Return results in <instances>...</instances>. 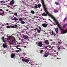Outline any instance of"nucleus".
Wrapping results in <instances>:
<instances>
[{
    "instance_id": "obj_57",
    "label": "nucleus",
    "mask_w": 67,
    "mask_h": 67,
    "mask_svg": "<svg viewBox=\"0 0 67 67\" xmlns=\"http://www.w3.org/2000/svg\"><path fill=\"white\" fill-rule=\"evenodd\" d=\"M8 19H11V18H9Z\"/></svg>"
},
{
    "instance_id": "obj_6",
    "label": "nucleus",
    "mask_w": 67,
    "mask_h": 67,
    "mask_svg": "<svg viewBox=\"0 0 67 67\" xmlns=\"http://www.w3.org/2000/svg\"><path fill=\"white\" fill-rule=\"evenodd\" d=\"M44 43L46 45H49V44L48 40H46L44 41Z\"/></svg>"
},
{
    "instance_id": "obj_59",
    "label": "nucleus",
    "mask_w": 67,
    "mask_h": 67,
    "mask_svg": "<svg viewBox=\"0 0 67 67\" xmlns=\"http://www.w3.org/2000/svg\"><path fill=\"white\" fill-rule=\"evenodd\" d=\"M24 47L25 48L26 47V46H24Z\"/></svg>"
},
{
    "instance_id": "obj_14",
    "label": "nucleus",
    "mask_w": 67,
    "mask_h": 67,
    "mask_svg": "<svg viewBox=\"0 0 67 67\" xmlns=\"http://www.w3.org/2000/svg\"><path fill=\"white\" fill-rule=\"evenodd\" d=\"M54 13H58V11L57 10H56V9H54Z\"/></svg>"
},
{
    "instance_id": "obj_50",
    "label": "nucleus",
    "mask_w": 67,
    "mask_h": 67,
    "mask_svg": "<svg viewBox=\"0 0 67 67\" xmlns=\"http://www.w3.org/2000/svg\"><path fill=\"white\" fill-rule=\"evenodd\" d=\"M2 27H1V28H0V29H2Z\"/></svg>"
},
{
    "instance_id": "obj_9",
    "label": "nucleus",
    "mask_w": 67,
    "mask_h": 67,
    "mask_svg": "<svg viewBox=\"0 0 67 67\" xmlns=\"http://www.w3.org/2000/svg\"><path fill=\"white\" fill-rule=\"evenodd\" d=\"M2 39L3 42L5 43V39H4V37H2Z\"/></svg>"
},
{
    "instance_id": "obj_31",
    "label": "nucleus",
    "mask_w": 67,
    "mask_h": 67,
    "mask_svg": "<svg viewBox=\"0 0 67 67\" xmlns=\"http://www.w3.org/2000/svg\"><path fill=\"white\" fill-rule=\"evenodd\" d=\"M20 52V50H18L16 51H15V52L16 53H18V52Z\"/></svg>"
},
{
    "instance_id": "obj_54",
    "label": "nucleus",
    "mask_w": 67,
    "mask_h": 67,
    "mask_svg": "<svg viewBox=\"0 0 67 67\" xmlns=\"http://www.w3.org/2000/svg\"><path fill=\"white\" fill-rule=\"evenodd\" d=\"M19 40H21V39L20 38H19Z\"/></svg>"
},
{
    "instance_id": "obj_23",
    "label": "nucleus",
    "mask_w": 67,
    "mask_h": 67,
    "mask_svg": "<svg viewBox=\"0 0 67 67\" xmlns=\"http://www.w3.org/2000/svg\"><path fill=\"white\" fill-rule=\"evenodd\" d=\"M67 24H64L63 25V28H64L66 27V26H67Z\"/></svg>"
},
{
    "instance_id": "obj_56",
    "label": "nucleus",
    "mask_w": 67,
    "mask_h": 67,
    "mask_svg": "<svg viewBox=\"0 0 67 67\" xmlns=\"http://www.w3.org/2000/svg\"><path fill=\"white\" fill-rule=\"evenodd\" d=\"M49 33H50V34H51V32H49Z\"/></svg>"
},
{
    "instance_id": "obj_1",
    "label": "nucleus",
    "mask_w": 67,
    "mask_h": 67,
    "mask_svg": "<svg viewBox=\"0 0 67 67\" xmlns=\"http://www.w3.org/2000/svg\"><path fill=\"white\" fill-rule=\"evenodd\" d=\"M41 0L42 6L44 9V11L45 12H46V14H47V15H48V16H49L52 18H53L54 16H53L52 14H50V13H49L48 11H47V9L46 8V5L45 4L44 1V0Z\"/></svg>"
},
{
    "instance_id": "obj_47",
    "label": "nucleus",
    "mask_w": 67,
    "mask_h": 67,
    "mask_svg": "<svg viewBox=\"0 0 67 67\" xmlns=\"http://www.w3.org/2000/svg\"><path fill=\"white\" fill-rule=\"evenodd\" d=\"M34 30L35 31H36V29H34Z\"/></svg>"
},
{
    "instance_id": "obj_28",
    "label": "nucleus",
    "mask_w": 67,
    "mask_h": 67,
    "mask_svg": "<svg viewBox=\"0 0 67 67\" xmlns=\"http://www.w3.org/2000/svg\"><path fill=\"white\" fill-rule=\"evenodd\" d=\"M55 3L56 5H58L59 4L58 2H55Z\"/></svg>"
},
{
    "instance_id": "obj_33",
    "label": "nucleus",
    "mask_w": 67,
    "mask_h": 67,
    "mask_svg": "<svg viewBox=\"0 0 67 67\" xmlns=\"http://www.w3.org/2000/svg\"><path fill=\"white\" fill-rule=\"evenodd\" d=\"M22 61H23V62H25V59H22Z\"/></svg>"
},
{
    "instance_id": "obj_51",
    "label": "nucleus",
    "mask_w": 67,
    "mask_h": 67,
    "mask_svg": "<svg viewBox=\"0 0 67 67\" xmlns=\"http://www.w3.org/2000/svg\"><path fill=\"white\" fill-rule=\"evenodd\" d=\"M6 11H8V9H7Z\"/></svg>"
},
{
    "instance_id": "obj_13",
    "label": "nucleus",
    "mask_w": 67,
    "mask_h": 67,
    "mask_svg": "<svg viewBox=\"0 0 67 67\" xmlns=\"http://www.w3.org/2000/svg\"><path fill=\"white\" fill-rule=\"evenodd\" d=\"M30 62V60H29L28 59H25V63H29V62Z\"/></svg>"
},
{
    "instance_id": "obj_44",
    "label": "nucleus",
    "mask_w": 67,
    "mask_h": 67,
    "mask_svg": "<svg viewBox=\"0 0 67 67\" xmlns=\"http://www.w3.org/2000/svg\"><path fill=\"white\" fill-rule=\"evenodd\" d=\"M4 2V1H1L0 2L1 3H3V2Z\"/></svg>"
},
{
    "instance_id": "obj_63",
    "label": "nucleus",
    "mask_w": 67,
    "mask_h": 67,
    "mask_svg": "<svg viewBox=\"0 0 67 67\" xmlns=\"http://www.w3.org/2000/svg\"><path fill=\"white\" fill-rule=\"evenodd\" d=\"M8 0V1H10V0Z\"/></svg>"
},
{
    "instance_id": "obj_34",
    "label": "nucleus",
    "mask_w": 67,
    "mask_h": 67,
    "mask_svg": "<svg viewBox=\"0 0 67 67\" xmlns=\"http://www.w3.org/2000/svg\"><path fill=\"white\" fill-rule=\"evenodd\" d=\"M38 27L39 28V29H40V30H42V28H41V27H40V26H39Z\"/></svg>"
},
{
    "instance_id": "obj_48",
    "label": "nucleus",
    "mask_w": 67,
    "mask_h": 67,
    "mask_svg": "<svg viewBox=\"0 0 67 67\" xmlns=\"http://www.w3.org/2000/svg\"><path fill=\"white\" fill-rule=\"evenodd\" d=\"M17 46H18V47H19V46H20V45H18Z\"/></svg>"
},
{
    "instance_id": "obj_7",
    "label": "nucleus",
    "mask_w": 67,
    "mask_h": 67,
    "mask_svg": "<svg viewBox=\"0 0 67 67\" xmlns=\"http://www.w3.org/2000/svg\"><path fill=\"white\" fill-rule=\"evenodd\" d=\"M42 25L43 27H47V24L46 23H44L42 24Z\"/></svg>"
},
{
    "instance_id": "obj_49",
    "label": "nucleus",
    "mask_w": 67,
    "mask_h": 67,
    "mask_svg": "<svg viewBox=\"0 0 67 67\" xmlns=\"http://www.w3.org/2000/svg\"><path fill=\"white\" fill-rule=\"evenodd\" d=\"M11 20H13V19H12V18H11Z\"/></svg>"
},
{
    "instance_id": "obj_35",
    "label": "nucleus",
    "mask_w": 67,
    "mask_h": 67,
    "mask_svg": "<svg viewBox=\"0 0 67 67\" xmlns=\"http://www.w3.org/2000/svg\"><path fill=\"white\" fill-rule=\"evenodd\" d=\"M26 20V18H23V20L24 21V20Z\"/></svg>"
},
{
    "instance_id": "obj_19",
    "label": "nucleus",
    "mask_w": 67,
    "mask_h": 67,
    "mask_svg": "<svg viewBox=\"0 0 67 67\" xmlns=\"http://www.w3.org/2000/svg\"><path fill=\"white\" fill-rule=\"evenodd\" d=\"M16 48H17V49H18L20 50V52H21V51H22V50H21V49H20V48H18V46H17Z\"/></svg>"
},
{
    "instance_id": "obj_30",
    "label": "nucleus",
    "mask_w": 67,
    "mask_h": 67,
    "mask_svg": "<svg viewBox=\"0 0 67 67\" xmlns=\"http://www.w3.org/2000/svg\"><path fill=\"white\" fill-rule=\"evenodd\" d=\"M14 14L15 15V16H17V15H18V14L17 13H14Z\"/></svg>"
},
{
    "instance_id": "obj_22",
    "label": "nucleus",
    "mask_w": 67,
    "mask_h": 67,
    "mask_svg": "<svg viewBox=\"0 0 67 67\" xmlns=\"http://www.w3.org/2000/svg\"><path fill=\"white\" fill-rule=\"evenodd\" d=\"M13 26H15V28H16V27H18V25H17L15 24L13 25Z\"/></svg>"
},
{
    "instance_id": "obj_40",
    "label": "nucleus",
    "mask_w": 67,
    "mask_h": 67,
    "mask_svg": "<svg viewBox=\"0 0 67 67\" xmlns=\"http://www.w3.org/2000/svg\"><path fill=\"white\" fill-rule=\"evenodd\" d=\"M43 50H41L40 51V53H42L43 52Z\"/></svg>"
},
{
    "instance_id": "obj_62",
    "label": "nucleus",
    "mask_w": 67,
    "mask_h": 67,
    "mask_svg": "<svg viewBox=\"0 0 67 67\" xmlns=\"http://www.w3.org/2000/svg\"><path fill=\"white\" fill-rule=\"evenodd\" d=\"M7 25V24H5V25L6 26V25Z\"/></svg>"
},
{
    "instance_id": "obj_8",
    "label": "nucleus",
    "mask_w": 67,
    "mask_h": 67,
    "mask_svg": "<svg viewBox=\"0 0 67 67\" xmlns=\"http://www.w3.org/2000/svg\"><path fill=\"white\" fill-rule=\"evenodd\" d=\"M2 11V10L0 9V15H2V16H3V15H4V13H1V11Z\"/></svg>"
},
{
    "instance_id": "obj_32",
    "label": "nucleus",
    "mask_w": 67,
    "mask_h": 67,
    "mask_svg": "<svg viewBox=\"0 0 67 67\" xmlns=\"http://www.w3.org/2000/svg\"><path fill=\"white\" fill-rule=\"evenodd\" d=\"M11 27L12 28H15V26H11Z\"/></svg>"
},
{
    "instance_id": "obj_38",
    "label": "nucleus",
    "mask_w": 67,
    "mask_h": 67,
    "mask_svg": "<svg viewBox=\"0 0 67 67\" xmlns=\"http://www.w3.org/2000/svg\"><path fill=\"white\" fill-rule=\"evenodd\" d=\"M58 43H59V44H62L61 42H58Z\"/></svg>"
},
{
    "instance_id": "obj_4",
    "label": "nucleus",
    "mask_w": 67,
    "mask_h": 67,
    "mask_svg": "<svg viewBox=\"0 0 67 67\" xmlns=\"http://www.w3.org/2000/svg\"><path fill=\"white\" fill-rule=\"evenodd\" d=\"M43 45V43L41 41L39 42L38 43V46L40 47H42V46Z\"/></svg>"
},
{
    "instance_id": "obj_58",
    "label": "nucleus",
    "mask_w": 67,
    "mask_h": 67,
    "mask_svg": "<svg viewBox=\"0 0 67 67\" xmlns=\"http://www.w3.org/2000/svg\"><path fill=\"white\" fill-rule=\"evenodd\" d=\"M6 24H7V25H8V23H7Z\"/></svg>"
},
{
    "instance_id": "obj_55",
    "label": "nucleus",
    "mask_w": 67,
    "mask_h": 67,
    "mask_svg": "<svg viewBox=\"0 0 67 67\" xmlns=\"http://www.w3.org/2000/svg\"><path fill=\"white\" fill-rule=\"evenodd\" d=\"M45 30H44L43 31L44 32H45Z\"/></svg>"
},
{
    "instance_id": "obj_17",
    "label": "nucleus",
    "mask_w": 67,
    "mask_h": 67,
    "mask_svg": "<svg viewBox=\"0 0 67 67\" xmlns=\"http://www.w3.org/2000/svg\"><path fill=\"white\" fill-rule=\"evenodd\" d=\"M37 5L39 8H41V5L40 4H38Z\"/></svg>"
},
{
    "instance_id": "obj_12",
    "label": "nucleus",
    "mask_w": 67,
    "mask_h": 67,
    "mask_svg": "<svg viewBox=\"0 0 67 67\" xmlns=\"http://www.w3.org/2000/svg\"><path fill=\"white\" fill-rule=\"evenodd\" d=\"M13 20H14V21H18L19 20H18V18H17L16 17H14L13 18Z\"/></svg>"
},
{
    "instance_id": "obj_43",
    "label": "nucleus",
    "mask_w": 67,
    "mask_h": 67,
    "mask_svg": "<svg viewBox=\"0 0 67 67\" xmlns=\"http://www.w3.org/2000/svg\"><path fill=\"white\" fill-rule=\"evenodd\" d=\"M54 33V32H53V31H52V34L53 35Z\"/></svg>"
},
{
    "instance_id": "obj_39",
    "label": "nucleus",
    "mask_w": 67,
    "mask_h": 67,
    "mask_svg": "<svg viewBox=\"0 0 67 67\" xmlns=\"http://www.w3.org/2000/svg\"><path fill=\"white\" fill-rule=\"evenodd\" d=\"M7 7L9 8V9H10V8H11V7H10V6L8 5H7Z\"/></svg>"
},
{
    "instance_id": "obj_64",
    "label": "nucleus",
    "mask_w": 67,
    "mask_h": 67,
    "mask_svg": "<svg viewBox=\"0 0 67 67\" xmlns=\"http://www.w3.org/2000/svg\"><path fill=\"white\" fill-rule=\"evenodd\" d=\"M37 43H38L37 42H36V44H37Z\"/></svg>"
},
{
    "instance_id": "obj_24",
    "label": "nucleus",
    "mask_w": 67,
    "mask_h": 67,
    "mask_svg": "<svg viewBox=\"0 0 67 67\" xmlns=\"http://www.w3.org/2000/svg\"><path fill=\"white\" fill-rule=\"evenodd\" d=\"M37 31L38 33H40L41 32V30H37Z\"/></svg>"
},
{
    "instance_id": "obj_21",
    "label": "nucleus",
    "mask_w": 67,
    "mask_h": 67,
    "mask_svg": "<svg viewBox=\"0 0 67 67\" xmlns=\"http://www.w3.org/2000/svg\"><path fill=\"white\" fill-rule=\"evenodd\" d=\"M38 7H37V5H36V6H34V9H37Z\"/></svg>"
},
{
    "instance_id": "obj_11",
    "label": "nucleus",
    "mask_w": 67,
    "mask_h": 67,
    "mask_svg": "<svg viewBox=\"0 0 67 67\" xmlns=\"http://www.w3.org/2000/svg\"><path fill=\"white\" fill-rule=\"evenodd\" d=\"M3 47L4 48H6L7 47L6 43H3Z\"/></svg>"
},
{
    "instance_id": "obj_16",
    "label": "nucleus",
    "mask_w": 67,
    "mask_h": 67,
    "mask_svg": "<svg viewBox=\"0 0 67 67\" xmlns=\"http://www.w3.org/2000/svg\"><path fill=\"white\" fill-rule=\"evenodd\" d=\"M55 32L56 33V34H57V33H58V28H56L55 29Z\"/></svg>"
},
{
    "instance_id": "obj_18",
    "label": "nucleus",
    "mask_w": 67,
    "mask_h": 67,
    "mask_svg": "<svg viewBox=\"0 0 67 67\" xmlns=\"http://www.w3.org/2000/svg\"><path fill=\"white\" fill-rule=\"evenodd\" d=\"M31 13L32 14H34L35 13V12H34V11H33V10H31Z\"/></svg>"
},
{
    "instance_id": "obj_37",
    "label": "nucleus",
    "mask_w": 67,
    "mask_h": 67,
    "mask_svg": "<svg viewBox=\"0 0 67 67\" xmlns=\"http://www.w3.org/2000/svg\"><path fill=\"white\" fill-rule=\"evenodd\" d=\"M16 6H17V5H14V6H13V7H14V8H15V7H16Z\"/></svg>"
},
{
    "instance_id": "obj_60",
    "label": "nucleus",
    "mask_w": 67,
    "mask_h": 67,
    "mask_svg": "<svg viewBox=\"0 0 67 67\" xmlns=\"http://www.w3.org/2000/svg\"><path fill=\"white\" fill-rule=\"evenodd\" d=\"M35 36H37V35H35Z\"/></svg>"
},
{
    "instance_id": "obj_46",
    "label": "nucleus",
    "mask_w": 67,
    "mask_h": 67,
    "mask_svg": "<svg viewBox=\"0 0 67 67\" xmlns=\"http://www.w3.org/2000/svg\"><path fill=\"white\" fill-rule=\"evenodd\" d=\"M36 29L37 30H37H38V28H37V27L36 28Z\"/></svg>"
},
{
    "instance_id": "obj_53",
    "label": "nucleus",
    "mask_w": 67,
    "mask_h": 67,
    "mask_svg": "<svg viewBox=\"0 0 67 67\" xmlns=\"http://www.w3.org/2000/svg\"><path fill=\"white\" fill-rule=\"evenodd\" d=\"M57 59H60V58H58Z\"/></svg>"
},
{
    "instance_id": "obj_52",
    "label": "nucleus",
    "mask_w": 67,
    "mask_h": 67,
    "mask_svg": "<svg viewBox=\"0 0 67 67\" xmlns=\"http://www.w3.org/2000/svg\"><path fill=\"white\" fill-rule=\"evenodd\" d=\"M17 37H19V36H18V35L17 34Z\"/></svg>"
},
{
    "instance_id": "obj_45",
    "label": "nucleus",
    "mask_w": 67,
    "mask_h": 67,
    "mask_svg": "<svg viewBox=\"0 0 67 67\" xmlns=\"http://www.w3.org/2000/svg\"><path fill=\"white\" fill-rule=\"evenodd\" d=\"M53 35H54V36H55L56 35V34H55L54 33L53 34Z\"/></svg>"
},
{
    "instance_id": "obj_2",
    "label": "nucleus",
    "mask_w": 67,
    "mask_h": 67,
    "mask_svg": "<svg viewBox=\"0 0 67 67\" xmlns=\"http://www.w3.org/2000/svg\"><path fill=\"white\" fill-rule=\"evenodd\" d=\"M21 37H22L24 40H28L29 37L26 35H21Z\"/></svg>"
},
{
    "instance_id": "obj_15",
    "label": "nucleus",
    "mask_w": 67,
    "mask_h": 67,
    "mask_svg": "<svg viewBox=\"0 0 67 67\" xmlns=\"http://www.w3.org/2000/svg\"><path fill=\"white\" fill-rule=\"evenodd\" d=\"M42 16H47V15L45 13H44L42 14Z\"/></svg>"
},
{
    "instance_id": "obj_36",
    "label": "nucleus",
    "mask_w": 67,
    "mask_h": 67,
    "mask_svg": "<svg viewBox=\"0 0 67 67\" xmlns=\"http://www.w3.org/2000/svg\"><path fill=\"white\" fill-rule=\"evenodd\" d=\"M10 26H7V28L8 29L9 28H10Z\"/></svg>"
},
{
    "instance_id": "obj_26",
    "label": "nucleus",
    "mask_w": 67,
    "mask_h": 67,
    "mask_svg": "<svg viewBox=\"0 0 67 67\" xmlns=\"http://www.w3.org/2000/svg\"><path fill=\"white\" fill-rule=\"evenodd\" d=\"M21 24H24V23H25V22L23 20L21 21Z\"/></svg>"
},
{
    "instance_id": "obj_3",
    "label": "nucleus",
    "mask_w": 67,
    "mask_h": 67,
    "mask_svg": "<svg viewBox=\"0 0 67 67\" xmlns=\"http://www.w3.org/2000/svg\"><path fill=\"white\" fill-rule=\"evenodd\" d=\"M49 51H45L44 55V57H46L48 55H49Z\"/></svg>"
},
{
    "instance_id": "obj_29",
    "label": "nucleus",
    "mask_w": 67,
    "mask_h": 67,
    "mask_svg": "<svg viewBox=\"0 0 67 67\" xmlns=\"http://www.w3.org/2000/svg\"><path fill=\"white\" fill-rule=\"evenodd\" d=\"M66 19H67V18L66 17L63 20V22H65V21H66Z\"/></svg>"
},
{
    "instance_id": "obj_61",
    "label": "nucleus",
    "mask_w": 67,
    "mask_h": 67,
    "mask_svg": "<svg viewBox=\"0 0 67 67\" xmlns=\"http://www.w3.org/2000/svg\"><path fill=\"white\" fill-rule=\"evenodd\" d=\"M63 49H65V48H63Z\"/></svg>"
},
{
    "instance_id": "obj_10",
    "label": "nucleus",
    "mask_w": 67,
    "mask_h": 67,
    "mask_svg": "<svg viewBox=\"0 0 67 67\" xmlns=\"http://www.w3.org/2000/svg\"><path fill=\"white\" fill-rule=\"evenodd\" d=\"M16 54L15 53V54H12L11 55V58H14V57H15V55Z\"/></svg>"
},
{
    "instance_id": "obj_20",
    "label": "nucleus",
    "mask_w": 67,
    "mask_h": 67,
    "mask_svg": "<svg viewBox=\"0 0 67 67\" xmlns=\"http://www.w3.org/2000/svg\"><path fill=\"white\" fill-rule=\"evenodd\" d=\"M18 19L19 20V21H20V22H21L23 20H22V19L21 18H18Z\"/></svg>"
},
{
    "instance_id": "obj_42",
    "label": "nucleus",
    "mask_w": 67,
    "mask_h": 67,
    "mask_svg": "<svg viewBox=\"0 0 67 67\" xmlns=\"http://www.w3.org/2000/svg\"><path fill=\"white\" fill-rule=\"evenodd\" d=\"M53 47H54V46H53L52 47H51V49H53Z\"/></svg>"
},
{
    "instance_id": "obj_27",
    "label": "nucleus",
    "mask_w": 67,
    "mask_h": 67,
    "mask_svg": "<svg viewBox=\"0 0 67 67\" xmlns=\"http://www.w3.org/2000/svg\"><path fill=\"white\" fill-rule=\"evenodd\" d=\"M48 47V46H44V48H47V47Z\"/></svg>"
},
{
    "instance_id": "obj_25",
    "label": "nucleus",
    "mask_w": 67,
    "mask_h": 67,
    "mask_svg": "<svg viewBox=\"0 0 67 67\" xmlns=\"http://www.w3.org/2000/svg\"><path fill=\"white\" fill-rule=\"evenodd\" d=\"M57 48H58V50L59 51L60 49V48L59 46H58Z\"/></svg>"
},
{
    "instance_id": "obj_5",
    "label": "nucleus",
    "mask_w": 67,
    "mask_h": 67,
    "mask_svg": "<svg viewBox=\"0 0 67 67\" xmlns=\"http://www.w3.org/2000/svg\"><path fill=\"white\" fill-rule=\"evenodd\" d=\"M14 1L13 0H12L10 1V5H12V6H13V4H14Z\"/></svg>"
},
{
    "instance_id": "obj_41",
    "label": "nucleus",
    "mask_w": 67,
    "mask_h": 67,
    "mask_svg": "<svg viewBox=\"0 0 67 67\" xmlns=\"http://www.w3.org/2000/svg\"><path fill=\"white\" fill-rule=\"evenodd\" d=\"M48 47H49V48H51V46H48Z\"/></svg>"
}]
</instances>
